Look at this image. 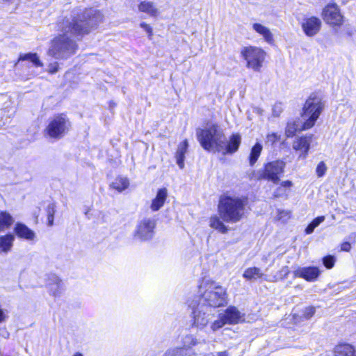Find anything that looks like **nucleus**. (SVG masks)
<instances>
[{"instance_id": "412c9836", "label": "nucleus", "mask_w": 356, "mask_h": 356, "mask_svg": "<svg viewBox=\"0 0 356 356\" xmlns=\"http://www.w3.org/2000/svg\"><path fill=\"white\" fill-rule=\"evenodd\" d=\"M15 232L19 238L26 240H33L35 237L34 232L22 223H17Z\"/></svg>"}, {"instance_id": "9d476101", "label": "nucleus", "mask_w": 356, "mask_h": 356, "mask_svg": "<svg viewBox=\"0 0 356 356\" xmlns=\"http://www.w3.org/2000/svg\"><path fill=\"white\" fill-rule=\"evenodd\" d=\"M285 163L282 161H275L267 163L262 174L264 179L277 184L280 181V175L283 173Z\"/></svg>"}, {"instance_id": "a878e982", "label": "nucleus", "mask_w": 356, "mask_h": 356, "mask_svg": "<svg viewBox=\"0 0 356 356\" xmlns=\"http://www.w3.org/2000/svg\"><path fill=\"white\" fill-rule=\"evenodd\" d=\"M200 341L192 334H187L184 336L181 339L182 346L179 347L180 348H185L188 351H190V349L195 346H197L200 343Z\"/></svg>"}, {"instance_id": "5701e85b", "label": "nucleus", "mask_w": 356, "mask_h": 356, "mask_svg": "<svg viewBox=\"0 0 356 356\" xmlns=\"http://www.w3.org/2000/svg\"><path fill=\"white\" fill-rule=\"evenodd\" d=\"M110 186L118 193H122L129 186V181L127 177H118L111 184Z\"/></svg>"}, {"instance_id": "39448f33", "label": "nucleus", "mask_w": 356, "mask_h": 356, "mask_svg": "<svg viewBox=\"0 0 356 356\" xmlns=\"http://www.w3.org/2000/svg\"><path fill=\"white\" fill-rule=\"evenodd\" d=\"M323 108L321 99L316 95L310 96L306 101L302 117L305 120L302 129H309L312 127Z\"/></svg>"}, {"instance_id": "aec40b11", "label": "nucleus", "mask_w": 356, "mask_h": 356, "mask_svg": "<svg viewBox=\"0 0 356 356\" xmlns=\"http://www.w3.org/2000/svg\"><path fill=\"white\" fill-rule=\"evenodd\" d=\"M50 280L54 281V283H51L49 293L54 297L59 296L63 291L62 280L55 274H50Z\"/></svg>"}, {"instance_id": "f3484780", "label": "nucleus", "mask_w": 356, "mask_h": 356, "mask_svg": "<svg viewBox=\"0 0 356 356\" xmlns=\"http://www.w3.org/2000/svg\"><path fill=\"white\" fill-rule=\"evenodd\" d=\"M140 12L147 14L151 17H156L160 14V10L156 5L149 1H142L138 6Z\"/></svg>"}, {"instance_id": "58836bf2", "label": "nucleus", "mask_w": 356, "mask_h": 356, "mask_svg": "<svg viewBox=\"0 0 356 356\" xmlns=\"http://www.w3.org/2000/svg\"><path fill=\"white\" fill-rule=\"evenodd\" d=\"M140 26L148 33L149 37H151L153 35L152 28L150 25L145 22H141Z\"/></svg>"}, {"instance_id": "8fccbe9b", "label": "nucleus", "mask_w": 356, "mask_h": 356, "mask_svg": "<svg viewBox=\"0 0 356 356\" xmlns=\"http://www.w3.org/2000/svg\"><path fill=\"white\" fill-rule=\"evenodd\" d=\"M217 355L218 356H228V353L227 351L218 352Z\"/></svg>"}, {"instance_id": "4c0bfd02", "label": "nucleus", "mask_w": 356, "mask_h": 356, "mask_svg": "<svg viewBox=\"0 0 356 356\" xmlns=\"http://www.w3.org/2000/svg\"><path fill=\"white\" fill-rule=\"evenodd\" d=\"M282 112V106L281 104H276L273 108V115L275 117H278Z\"/></svg>"}, {"instance_id": "4be33fe9", "label": "nucleus", "mask_w": 356, "mask_h": 356, "mask_svg": "<svg viewBox=\"0 0 356 356\" xmlns=\"http://www.w3.org/2000/svg\"><path fill=\"white\" fill-rule=\"evenodd\" d=\"M188 147V143L187 140H185L179 145L176 152L177 163L181 169L184 168V158Z\"/></svg>"}, {"instance_id": "0eeeda50", "label": "nucleus", "mask_w": 356, "mask_h": 356, "mask_svg": "<svg viewBox=\"0 0 356 356\" xmlns=\"http://www.w3.org/2000/svg\"><path fill=\"white\" fill-rule=\"evenodd\" d=\"M241 56L246 60V66L255 72H259L265 60L266 53L260 47H244L241 50Z\"/></svg>"}, {"instance_id": "ddd939ff", "label": "nucleus", "mask_w": 356, "mask_h": 356, "mask_svg": "<svg viewBox=\"0 0 356 356\" xmlns=\"http://www.w3.org/2000/svg\"><path fill=\"white\" fill-rule=\"evenodd\" d=\"M321 27V21L316 17L305 19L302 24L304 33L309 37L316 35L319 32Z\"/></svg>"}, {"instance_id": "7c9ffc66", "label": "nucleus", "mask_w": 356, "mask_h": 356, "mask_svg": "<svg viewBox=\"0 0 356 356\" xmlns=\"http://www.w3.org/2000/svg\"><path fill=\"white\" fill-rule=\"evenodd\" d=\"M29 60V61L33 63V64L37 67L42 66V63L40 61V60L39 59V57L38 56V55L36 54L29 53V54L22 55L19 57V60Z\"/></svg>"}, {"instance_id": "c9c22d12", "label": "nucleus", "mask_w": 356, "mask_h": 356, "mask_svg": "<svg viewBox=\"0 0 356 356\" xmlns=\"http://www.w3.org/2000/svg\"><path fill=\"white\" fill-rule=\"evenodd\" d=\"M323 264L327 268H332L334 264V258L332 256L325 257L323 259Z\"/></svg>"}, {"instance_id": "393cba45", "label": "nucleus", "mask_w": 356, "mask_h": 356, "mask_svg": "<svg viewBox=\"0 0 356 356\" xmlns=\"http://www.w3.org/2000/svg\"><path fill=\"white\" fill-rule=\"evenodd\" d=\"M243 277L248 280H251L264 278L266 275L261 272L260 268L250 267L243 272Z\"/></svg>"}, {"instance_id": "6e6552de", "label": "nucleus", "mask_w": 356, "mask_h": 356, "mask_svg": "<svg viewBox=\"0 0 356 356\" xmlns=\"http://www.w3.org/2000/svg\"><path fill=\"white\" fill-rule=\"evenodd\" d=\"M213 316V309L203 304H199L193 312V325L198 329H203L208 325Z\"/></svg>"}, {"instance_id": "1a4fd4ad", "label": "nucleus", "mask_w": 356, "mask_h": 356, "mask_svg": "<svg viewBox=\"0 0 356 356\" xmlns=\"http://www.w3.org/2000/svg\"><path fill=\"white\" fill-rule=\"evenodd\" d=\"M324 21L331 26H341L343 23V16L336 3H329L323 10Z\"/></svg>"}, {"instance_id": "dca6fc26", "label": "nucleus", "mask_w": 356, "mask_h": 356, "mask_svg": "<svg viewBox=\"0 0 356 356\" xmlns=\"http://www.w3.org/2000/svg\"><path fill=\"white\" fill-rule=\"evenodd\" d=\"M312 136H306L296 139L293 144V148L297 151H300L299 158H306L312 142Z\"/></svg>"}, {"instance_id": "f8f14e48", "label": "nucleus", "mask_w": 356, "mask_h": 356, "mask_svg": "<svg viewBox=\"0 0 356 356\" xmlns=\"http://www.w3.org/2000/svg\"><path fill=\"white\" fill-rule=\"evenodd\" d=\"M321 274V270L315 266L298 267L293 271L295 277L302 278L307 282H314Z\"/></svg>"}, {"instance_id": "a211bd4d", "label": "nucleus", "mask_w": 356, "mask_h": 356, "mask_svg": "<svg viewBox=\"0 0 356 356\" xmlns=\"http://www.w3.org/2000/svg\"><path fill=\"white\" fill-rule=\"evenodd\" d=\"M252 26V29L262 36L267 43L272 44L274 42L273 34L269 28L259 23H254Z\"/></svg>"}, {"instance_id": "7ed1b4c3", "label": "nucleus", "mask_w": 356, "mask_h": 356, "mask_svg": "<svg viewBox=\"0 0 356 356\" xmlns=\"http://www.w3.org/2000/svg\"><path fill=\"white\" fill-rule=\"evenodd\" d=\"M196 135L204 149L213 152L222 150L225 134L216 123H207L203 128L197 129Z\"/></svg>"}, {"instance_id": "3c124183", "label": "nucleus", "mask_w": 356, "mask_h": 356, "mask_svg": "<svg viewBox=\"0 0 356 356\" xmlns=\"http://www.w3.org/2000/svg\"><path fill=\"white\" fill-rule=\"evenodd\" d=\"M255 111L259 115H261L263 112V111L259 108H256Z\"/></svg>"}, {"instance_id": "09e8293b", "label": "nucleus", "mask_w": 356, "mask_h": 356, "mask_svg": "<svg viewBox=\"0 0 356 356\" xmlns=\"http://www.w3.org/2000/svg\"><path fill=\"white\" fill-rule=\"evenodd\" d=\"M282 186L284 187H291L292 186V183L291 181H284L282 183Z\"/></svg>"}, {"instance_id": "423d86ee", "label": "nucleus", "mask_w": 356, "mask_h": 356, "mask_svg": "<svg viewBox=\"0 0 356 356\" xmlns=\"http://www.w3.org/2000/svg\"><path fill=\"white\" fill-rule=\"evenodd\" d=\"M71 123L67 116L60 114L49 120L44 129V134L50 138L58 140L63 138L69 131Z\"/></svg>"}, {"instance_id": "a19ab883", "label": "nucleus", "mask_w": 356, "mask_h": 356, "mask_svg": "<svg viewBox=\"0 0 356 356\" xmlns=\"http://www.w3.org/2000/svg\"><path fill=\"white\" fill-rule=\"evenodd\" d=\"M56 212V206L54 204H50L47 206V216H54Z\"/></svg>"}, {"instance_id": "bb28decb", "label": "nucleus", "mask_w": 356, "mask_h": 356, "mask_svg": "<svg viewBox=\"0 0 356 356\" xmlns=\"http://www.w3.org/2000/svg\"><path fill=\"white\" fill-rule=\"evenodd\" d=\"M14 238L15 237L12 234H7L0 237V248H1L2 251L8 252L10 250Z\"/></svg>"}, {"instance_id": "de8ad7c7", "label": "nucleus", "mask_w": 356, "mask_h": 356, "mask_svg": "<svg viewBox=\"0 0 356 356\" xmlns=\"http://www.w3.org/2000/svg\"><path fill=\"white\" fill-rule=\"evenodd\" d=\"M48 225L52 226L54 225V216H47Z\"/></svg>"}, {"instance_id": "c03bdc74", "label": "nucleus", "mask_w": 356, "mask_h": 356, "mask_svg": "<svg viewBox=\"0 0 356 356\" xmlns=\"http://www.w3.org/2000/svg\"><path fill=\"white\" fill-rule=\"evenodd\" d=\"M315 228H316V227H314L312 223H310V224L307 227V228L305 229V232H306V234H312V233L314 232V229H315Z\"/></svg>"}, {"instance_id": "37998d69", "label": "nucleus", "mask_w": 356, "mask_h": 356, "mask_svg": "<svg viewBox=\"0 0 356 356\" xmlns=\"http://www.w3.org/2000/svg\"><path fill=\"white\" fill-rule=\"evenodd\" d=\"M350 248H351V245H350V243L348 242H344L341 245V250L342 251L348 252V251H350Z\"/></svg>"}, {"instance_id": "2eb2a0df", "label": "nucleus", "mask_w": 356, "mask_h": 356, "mask_svg": "<svg viewBox=\"0 0 356 356\" xmlns=\"http://www.w3.org/2000/svg\"><path fill=\"white\" fill-rule=\"evenodd\" d=\"M222 318L227 324H237L244 320V316L239 310L233 306L229 307L223 313H221Z\"/></svg>"}, {"instance_id": "20e7f679", "label": "nucleus", "mask_w": 356, "mask_h": 356, "mask_svg": "<svg viewBox=\"0 0 356 356\" xmlns=\"http://www.w3.org/2000/svg\"><path fill=\"white\" fill-rule=\"evenodd\" d=\"M199 292L201 296L200 304L208 307H219L227 302L226 289L214 281L204 280L200 286Z\"/></svg>"}, {"instance_id": "9b49d317", "label": "nucleus", "mask_w": 356, "mask_h": 356, "mask_svg": "<svg viewBox=\"0 0 356 356\" xmlns=\"http://www.w3.org/2000/svg\"><path fill=\"white\" fill-rule=\"evenodd\" d=\"M155 221L152 219H144L141 220L136 227L135 237L141 240L147 241L154 236Z\"/></svg>"}, {"instance_id": "cd10ccee", "label": "nucleus", "mask_w": 356, "mask_h": 356, "mask_svg": "<svg viewBox=\"0 0 356 356\" xmlns=\"http://www.w3.org/2000/svg\"><path fill=\"white\" fill-rule=\"evenodd\" d=\"M262 145L257 143L252 148L249 160H250V164L251 165H253L256 161H257L258 158L259 157L261 152L262 151Z\"/></svg>"}, {"instance_id": "f704fd0d", "label": "nucleus", "mask_w": 356, "mask_h": 356, "mask_svg": "<svg viewBox=\"0 0 356 356\" xmlns=\"http://www.w3.org/2000/svg\"><path fill=\"white\" fill-rule=\"evenodd\" d=\"M326 170H327V167H326L325 164L324 163V162L321 161L318 164V165L316 167V172L318 177H321L325 175Z\"/></svg>"}, {"instance_id": "4468645a", "label": "nucleus", "mask_w": 356, "mask_h": 356, "mask_svg": "<svg viewBox=\"0 0 356 356\" xmlns=\"http://www.w3.org/2000/svg\"><path fill=\"white\" fill-rule=\"evenodd\" d=\"M241 138L238 134H233L230 136L229 141L227 140L226 136H225V140H223V149L220 150V152L222 154H232L236 152L241 144Z\"/></svg>"}, {"instance_id": "864d4df0", "label": "nucleus", "mask_w": 356, "mask_h": 356, "mask_svg": "<svg viewBox=\"0 0 356 356\" xmlns=\"http://www.w3.org/2000/svg\"><path fill=\"white\" fill-rule=\"evenodd\" d=\"M282 213H284V214L287 215V213L286 212H284V211H282V212L280 213V214H282Z\"/></svg>"}, {"instance_id": "e433bc0d", "label": "nucleus", "mask_w": 356, "mask_h": 356, "mask_svg": "<svg viewBox=\"0 0 356 356\" xmlns=\"http://www.w3.org/2000/svg\"><path fill=\"white\" fill-rule=\"evenodd\" d=\"M280 140V136L275 133H270L267 135L266 143L274 144L275 142Z\"/></svg>"}, {"instance_id": "49530a36", "label": "nucleus", "mask_w": 356, "mask_h": 356, "mask_svg": "<svg viewBox=\"0 0 356 356\" xmlns=\"http://www.w3.org/2000/svg\"><path fill=\"white\" fill-rule=\"evenodd\" d=\"M51 283H54V281H51L50 280V274H49V275H47V279H46V286L48 287V289L50 287Z\"/></svg>"}, {"instance_id": "c756f323", "label": "nucleus", "mask_w": 356, "mask_h": 356, "mask_svg": "<svg viewBox=\"0 0 356 356\" xmlns=\"http://www.w3.org/2000/svg\"><path fill=\"white\" fill-rule=\"evenodd\" d=\"M163 356H192L191 351H188L185 348L176 347L168 350Z\"/></svg>"}, {"instance_id": "f03ea898", "label": "nucleus", "mask_w": 356, "mask_h": 356, "mask_svg": "<svg viewBox=\"0 0 356 356\" xmlns=\"http://www.w3.org/2000/svg\"><path fill=\"white\" fill-rule=\"evenodd\" d=\"M247 200L243 197L222 195L218 205L219 216L214 215L210 218L209 225L222 234L228 231L225 222L236 223L245 216Z\"/></svg>"}, {"instance_id": "79ce46f5", "label": "nucleus", "mask_w": 356, "mask_h": 356, "mask_svg": "<svg viewBox=\"0 0 356 356\" xmlns=\"http://www.w3.org/2000/svg\"><path fill=\"white\" fill-rule=\"evenodd\" d=\"M325 220V216H318L314 219L311 222L315 227H318L321 222Z\"/></svg>"}, {"instance_id": "ea45409f", "label": "nucleus", "mask_w": 356, "mask_h": 356, "mask_svg": "<svg viewBox=\"0 0 356 356\" xmlns=\"http://www.w3.org/2000/svg\"><path fill=\"white\" fill-rule=\"evenodd\" d=\"M58 70V63L57 62L52 63L48 66V71L51 74L56 73Z\"/></svg>"}, {"instance_id": "5fc2aeb1", "label": "nucleus", "mask_w": 356, "mask_h": 356, "mask_svg": "<svg viewBox=\"0 0 356 356\" xmlns=\"http://www.w3.org/2000/svg\"><path fill=\"white\" fill-rule=\"evenodd\" d=\"M202 342H203L204 343H206V341L204 339V340H202Z\"/></svg>"}, {"instance_id": "72a5a7b5", "label": "nucleus", "mask_w": 356, "mask_h": 356, "mask_svg": "<svg viewBox=\"0 0 356 356\" xmlns=\"http://www.w3.org/2000/svg\"><path fill=\"white\" fill-rule=\"evenodd\" d=\"M316 312V309L314 307H306L302 314V316L305 319H309L312 318Z\"/></svg>"}, {"instance_id": "b1692460", "label": "nucleus", "mask_w": 356, "mask_h": 356, "mask_svg": "<svg viewBox=\"0 0 356 356\" xmlns=\"http://www.w3.org/2000/svg\"><path fill=\"white\" fill-rule=\"evenodd\" d=\"M335 356H356L355 350L350 344H341L335 348Z\"/></svg>"}, {"instance_id": "603ef678", "label": "nucleus", "mask_w": 356, "mask_h": 356, "mask_svg": "<svg viewBox=\"0 0 356 356\" xmlns=\"http://www.w3.org/2000/svg\"><path fill=\"white\" fill-rule=\"evenodd\" d=\"M72 356H83V354H81L80 353H76L74 355H73Z\"/></svg>"}, {"instance_id": "6ab92c4d", "label": "nucleus", "mask_w": 356, "mask_h": 356, "mask_svg": "<svg viewBox=\"0 0 356 356\" xmlns=\"http://www.w3.org/2000/svg\"><path fill=\"white\" fill-rule=\"evenodd\" d=\"M168 196V191L165 188H160L154 199L152 200L150 208L152 211H159L164 204Z\"/></svg>"}, {"instance_id": "f257e3e1", "label": "nucleus", "mask_w": 356, "mask_h": 356, "mask_svg": "<svg viewBox=\"0 0 356 356\" xmlns=\"http://www.w3.org/2000/svg\"><path fill=\"white\" fill-rule=\"evenodd\" d=\"M103 18L99 10L88 8L72 19L63 20L60 27L62 34L51 41L49 55L56 59H67L74 55L77 44L72 37L88 34L103 21Z\"/></svg>"}, {"instance_id": "c85d7f7f", "label": "nucleus", "mask_w": 356, "mask_h": 356, "mask_svg": "<svg viewBox=\"0 0 356 356\" xmlns=\"http://www.w3.org/2000/svg\"><path fill=\"white\" fill-rule=\"evenodd\" d=\"M13 222V219L9 213L6 212H1L0 213V230L8 228Z\"/></svg>"}, {"instance_id": "473e14b6", "label": "nucleus", "mask_w": 356, "mask_h": 356, "mask_svg": "<svg viewBox=\"0 0 356 356\" xmlns=\"http://www.w3.org/2000/svg\"><path fill=\"white\" fill-rule=\"evenodd\" d=\"M225 324H227L225 320L222 318V315L220 314L219 318L213 322L210 327L213 332H216L222 328Z\"/></svg>"}, {"instance_id": "a18cd8bd", "label": "nucleus", "mask_w": 356, "mask_h": 356, "mask_svg": "<svg viewBox=\"0 0 356 356\" xmlns=\"http://www.w3.org/2000/svg\"><path fill=\"white\" fill-rule=\"evenodd\" d=\"M6 318L4 312L0 308V323L3 322Z\"/></svg>"}, {"instance_id": "2f4dec72", "label": "nucleus", "mask_w": 356, "mask_h": 356, "mask_svg": "<svg viewBox=\"0 0 356 356\" xmlns=\"http://www.w3.org/2000/svg\"><path fill=\"white\" fill-rule=\"evenodd\" d=\"M298 129H300L299 128L298 124L295 122H288L285 131L286 136L287 137H292Z\"/></svg>"}]
</instances>
